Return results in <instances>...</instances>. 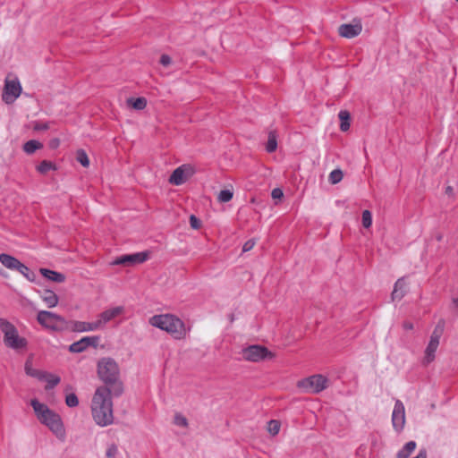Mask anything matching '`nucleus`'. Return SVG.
<instances>
[{
	"mask_svg": "<svg viewBox=\"0 0 458 458\" xmlns=\"http://www.w3.org/2000/svg\"><path fill=\"white\" fill-rule=\"evenodd\" d=\"M30 404L38 420L46 425L58 438L63 439L65 436V430L61 417L37 399H32Z\"/></svg>",
	"mask_w": 458,
	"mask_h": 458,
	"instance_id": "obj_3",
	"label": "nucleus"
},
{
	"mask_svg": "<svg viewBox=\"0 0 458 458\" xmlns=\"http://www.w3.org/2000/svg\"><path fill=\"white\" fill-rule=\"evenodd\" d=\"M405 286H406V284H405L403 277L399 278L395 282L394 290L391 294L393 301L401 300L405 295V293H406Z\"/></svg>",
	"mask_w": 458,
	"mask_h": 458,
	"instance_id": "obj_21",
	"label": "nucleus"
},
{
	"mask_svg": "<svg viewBox=\"0 0 458 458\" xmlns=\"http://www.w3.org/2000/svg\"><path fill=\"white\" fill-rule=\"evenodd\" d=\"M42 148H43V144L36 140H28L27 142L24 143V145L22 147L23 151L28 155H31L36 150L40 149Z\"/></svg>",
	"mask_w": 458,
	"mask_h": 458,
	"instance_id": "obj_24",
	"label": "nucleus"
},
{
	"mask_svg": "<svg viewBox=\"0 0 458 458\" xmlns=\"http://www.w3.org/2000/svg\"><path fill=\"white\" fill-rule=\"evenodd\" d=\"M38 322L52 331H63L68 328L66 320L51 311L41 310L37 315Z\"/></svg>",
	"mask_w": 458,
	"mask_h": 458,
	"instance_id": "obj_7",
	"label": "nucleus"
},
{
	"mask_svg": "<svg viewBox=\"0 0 458 458\" xmlns=\"http://www.w3.org/2000/svg\"><path fill=\"white\" fill-rule=\"evenodd\" d=\"M242 355L245 360L251 362H259L275 357V354L267 347L259 344L250 345L242 349Z\"/></svg>",
	"mask_w": 458,
	"mask_h": 458,
	"instance_id": "obj_9",
	"label": "nucleus"
},
{
	"mask_svg": "<svg viewBox=\"0 0 458 458\" xmlns=\"http://www.w3.org/2000/svg\"><path fill=\"white\" fill-rule=\"evenodd\" d=\"M40 298L48 308H54L58 304L59 298L55 292L48 289L38 291Z\"/></svg>",
	"mask_w": 458,
	"mask_h": 458,
	"instance_id": "obj_18",
	"label": "nucleus"
},
{
	"mask_svg": "<svg viewBox=\"0 0 458 458\" xmlns=\"http://www.w3.org/2000/svg\"><path fill=\"white\" fill-rule=\"evenodd\" d=\"M65 403L69 407H76L79 404V399L75 394L66 395Z\"/></svg>",
	"mask_w": 458,
	"mask_h": 458,
	"instance_id": "obj_36",
	"label": "nucleus"
},
{
	"mask_svg": "<svg viewBox=\"0 0 458 458\" xmlns=\"http://www.w3.org/2000/svg\"><path fill=\"white\" fill-rule=\"evenodd\" d=\"M148 258V252H136L132 254H126L116 258L111 264L112 265H122L124 267H130L136 264H141L145 262Z\"/></svg>",
	"mask_w": 458,
	"mask_h": 458,
	"instance_id": "obj_11",
	"label": "nucleus"
},
{
	"mask_svg": "<svg viewBox=\"0 0 458 458\" xmlns=\"http://www.w3.org/2000/svg\"><path fill=\"white\" fill-rule=\"evenodd\" d=\"M0 262L3 266H4L6 268L11 270H19V267L21 264V262L17 259L15 257L6 254V253H1L0 254Z\"/></svg>",
	"mask_w": 458,
	"mask_h": 458,
	"instance_id": "obj_19",
	"label": "nucleus"
},
{
	"mask_svg": "<svg viewBox=\"0 0 458 458\" xmlns=\"http://www.w3.org/2000/svg\"><path fill=\"white\" fill-rule=\"evenodd\" d=\"M21 86L18 80L5 81L3 91V101L6 104H13L21 95Z\"/></svg>",
	"mask_w": 458,
	"mask_h": 458,
	"instance_id": "obj_10",
	"label": "nucleus"
},
{
	"mask_svg": "<svg viewBox=\"0 0 458 458\" xmlns=\"http://www.w3.org/2000/svg\"><path fill=\"white\" fill-rule=\"evenodd\" d=\"M392 423L397 432L403 430L405 423V410L403 403L400 400L395 401L392 413Z\"/></svg>",
	"mask_w": 458,
	"mask_h": 458,
	"instance_id": "obj_13",
	"label": "nucleus"
},
{
	"mask_svg": "<svg viewBox=\"0 0 458 458\" xmlns=\"http://www.w3.org/2000/svg\"><path fill=\"white\" fill-rule=\"evenodd\" d=\"M47 381L46 389L49 390L54 388L60 383V377L58 376H55L53 374L47 373V377L43 379Z\"/></svg>",
	"mask_w": 458,
	"mask_h": 458,
	"instance_id": "obj_29",
	"label": "nucleus"
},
{
	"mask_svg": "<svg viewBox=\"0 0 458 458\" xmlns=\"http://www.w3.org/2000/svg\"><path fill=\"white\" fill-rule=\"evenodd\" d=\"M99 336H84L69 346V351L73 353L84 352L88 347H97L99 343Z\"/></svg>",
	"mask_w": 458,
	"mask_h": 458,
	"instance_id": "obj_14",
	"label": "nucleus"
},
{
	"mask_svg": "<svg viewBox=\"0 0 458 458\" xmlns=\"http://www.w3.org/2000/svg\"><path fill=\"white\" fill-rule=\"evenodd\" d=\"M24 369L27 375L36 377L38 380H43L47 377V372L33 369L30 360L25 362Z\"/></svg>",
	"mask_w": 458,
	"mask_h": 458,
	"instance_id": "obj_22",
	"label": "nucleus"
},
{
	"mask_svg": "<svg viewBox=\"0 0 458 458\" xmlns=\"http://www.w3.org/2000/svg\"><path fill=\"white\" fill-rule=\"evenodd\" d=\"M0 329L4 334V344L15 351L26 349L28 341L19 335L17 328L4 318H0Z\"/></svg>",
	"mask_w": 458,
	"mask_h": 458,
	"instance_id": "obj_5",
	"label": "nucleus"
},
{
	"mask_svg": "<svg viewBox=\"0 0 458 458\" xmlns=\"http://www.w3.org/2000/svg\"><path fill=\"white\" fill-rule=\"evenodd\" d=\"M129 106H131L136 110H143L147 106V99L145 98H130L127 100Z\"/></svg>",
	"mask_w": 458,
	"mask_h": 458,
	"instance_id": "obj_27",
	"label": "nucleus"
},
{
	"mask_svg": "<svg viewBox=\"0 0 458 458\" xmlns=\"http://www.w3.org/2000/svg\"><path fill=\"white\" fill-rule=\"evenodd\" d=\"M117 453H118V448H117L116 445L112 444L107 447L106 452V456L107 458H114L116 456Z\"/></svg>",
	"mask_w": 458,
	"mask_h": 458,
	"instance_id": "obj_38",
	"label": "nucleus"
},
{
	"mask_svg": "<svg viewBox=\"0 0 458 458\" xmlns=\"http://www.w3.org/2000/svg\"><path fill=\"white\" fill-rule=\"evenodd\" d=\"M437 241H441L442 236H441V235H438V236L437 237Z\"/></svg>",
	"mask_w": 458,
	"mask_h": 458,
	"instance_id": "obj_47",
	"label": "nucleus"
},
{
	"mask_svg": "<svg viewBox=\"0 0 458 458\" xmlns=\"http://www.w3.org/2000/svg\"><path fill=\"white\" fill-rule=\"evenodd\" d=\"M39 272L44 277L52 282L63 283L65 280V276L60 272H56L47 268H40Z\"/></svg>",
	"mask_w": 458,
	"mask_h": 458,
	"instance_id": "obj_20",
	"label": "nucleus"
},
{
	"mask_svg": "<svg viewBox=\"0 0 458 458\" xmlns=\"http://www.w3.org/2000/svg\"><path fill=\"white\" fill-rule=\"evenodd\" d=\"M338 117L341 121L340 130L342 131H347L350 129V113L346 110H341L338 114Z\"/></svg>",
	"mask_w": 458,
	"mask_h": 458,
	"instance_id": "obj_25",
	"label": "nucleus"
},
{
	"mask_svg": "<svg viewBox=\"0 0 458 458\" xmlns=\"http://www.w3.org/2000/svg\"><path fill=\"white\" fill-rule=\"evenodd\" d=\"M49 128L48 124L46 123H38L35 125L34 129L37 131H45Z\"/></svg>",
	"mask_w": 458,
	"mask_h": 458,
	"instance_id": "obj_43",
	"label": "nucleus"
},
{
	"mask_svg": "<svg viewBox=\"0 0 458 458\" xmlns=\"http://www.w3.org/2000/svg\"><path fill=\"white\" fill-rule=\"evenodd\" d=\"M17 271L20 272L26 279H28L30 282H33L36 278L34 272H32L23 263L21 264L19 270H17Z\"/></svg>",
	"mask_w": 458,
	"mask_h": 458,
	"instance_id": "obj_30",
	"label": "nucleus"
},
{
	"mask_svg": "<svg viewBox=\"0 0 458 458\" xmlns=\"http://www.w3.org/2000/svg\"><path fill=\"white\" fill-rule=\"evenodd\" d=\"M76 160L84 167H88L89 165V159L83 149L77 150Z\"/></svg>",
	"mask_w": 458,
	"mask_h": 458,
	"instance_id": "obj_31",
	"label": "nucleus"
},
{
	"mask_svg": "<svg viewBox=\"0 0 458 458\" xmlns=\"http://www.w3.org/2000/svg\"><path fill=\"white\" fill-rule=\"evenodd\" d=\"M254 245H255L254 240L247 241L242 246V251L247 252V251L250 250L254 247Z\"/></svg>",
	"mask_w": 458,
	"mask_h": 458,
	"instance_id": "obj_41",
	"label": "nucleus"
},
{
	"mask_svg": "<svg viewBox=\"0 0 458 458\" xmlns=\"http://www.w3.org/2000/svg\"><path fill=\"white\" fill-rule=\"evenodd\" d=\"M193 173L194 170L191 165H181L174 170L169 178V182L176 186L182 185L188 177L193 174Z\"/></svg>",
	"mask_w": 458,
	"mask_h": 458,
	"instance_id": "obj_12",
	"label": "nucleus"
},
{
	"mask_svg": "<svg viewBox=\"0 0 458 458\" xmlns=\"http://www.w3.org/2000/svg\"><path fill=\"white\" fill-rule=\"evenodd\" d=\"M276 138H277V136H276V131H269L267 142L266 145V150L268 153H272V152L276 151V149L277 148V139Z\"/></svg>",
	"mask_w": 458,
	"mask_h": 458,
	"instance_id": "obj_26",
	"label": "nucleus"
},
{
	"mask_svg": "<svg viewBox=\"0 0 458 458\" xmlns=\"http://www.w3.org/2000/svg\"><path fill=\"white\" fill-rule=\"evenodd\" d=\"M123 310V308L119 306L101 312L98 316V318L97 319V321L100 323V328L104 327L107 322L119 316Z\"/></svg>",
	"mask_w": 458,
	"mask_h": 458,
	"instance_id": "obj_16",
	"label": "nucleus"
},
{
	"mask_svg": "<svg viewBox=\"0 0 458 458\" xmlns=\"http://www.w3.org/2000/svg\"><path fill=\"white\" fill-rule=\"evenodd\" d=\"M55 165L52 163L51 161L43 160L39 163V165L37 166V171L41 174H46L50 170H55Z\"/></svg>",
	"mask_w": 458,
	"mask_h": 458,
	"instance_id": "obj_28",
	"label": "nucleus"
},
{
	"mask_svg": "<svg viewBox=\"0 0 458 458\" xmlns=\"http://www.w3.org/2000/svg\"><path fill=\"white\" fill-rule=\"evenodd\" d=\"M98 375L104 382V386H108L114 397H118L123 393V383L120 380V369L114 359L110 357L100 359L98 362Z\"/></svg>",
	"mask_w": 458,
	"mask_h": 458,
	"instance_id": "obj_2",
	"label": "nucleus"
},
{
	"mask_svg": "<svg viewBox=\"0 0 458 458\" xmlns=\"http://www.w3.org/2000/svg\"><path fill=\"white\" fill-rule=\"evenodd\" d=\"M362 30V26L360 22L357 23H344L339 26L338 33L340 36L346 38H352L357 37Z\"/></svg>",
	"mask_w": 458,
	"mask_h": 458,
	"instance_id": "obj_15",
	"label": "nucleus"
},
{
	"mask_svg": "<svg viewBox=\"0 0 458 458\" xmlns=\"http://www.w3.org/2000/svg\"><path fill=\"white\" fill-rule=\"evenodd\" d=\"M445 193H446L447 195H450V196H451V195H453V193H454V189H453V187H452V186H447V187L445 188Z\"/></svg>",
	"mask_w": 458,
	"mask_h": 458,
	"instance_id": "obj_45",
	"label": "nucleus"
},
{
	"mask_svg": "<svg viewBox=\"0 0 458 458\" xmlns=\"http://www.w3.org/2000/svg\"><path fill=\"white\" fill-rule=\"evenodd\" d=\"M174 423L177 426L183 427V428H186L188 426L187 419L183 415H182L180 413L175 414V416H174Z\"/></svg>",
	"mask_w": 458,
	"mask_h": 458,
	"instance_id": "obj_37",
	"label": "nucleus"
},
{
	"mask_svg": "<svg viewBox=\"0 0 458 458\" xmlns=\"http://www.w3.org/2000/svg\"><path fill=\"white\" fill-rule=\"evenodd\" d=\"M159 62L163 66L167 67L168 65L171 64L172 59L168 55L164 54L161 55Z\"/></svg>",
	"mask_w": 458,
	"mask_h": 458,
	"instance_id": "obj_40",
	"label": "nucleus"
},
{
	"mask_svg": "<svg viewBox=\"0 0 458 458\" xmlns=\"http://www.w3.org/2000/svg\"><path fill=\"white\" fill-rule=\"evenodd\" d=\"M417 443L413 440H411L407 442L402 449H400L395 458H409V456L411 454V453L416 449Z\"/></svg>",
	"mask_w": 458,
	"mask_h": 458,
	"instance_id": "obj_23",
	"label": "nucleus"
},
{
	"mask_svg": "<svg viewBox=\"0 0 458 458\" xmlns=\"http://www.w3.org/2000/svg\"><path fill=\"white\" fill-rule=\"evenodd\" d=\"M445 321L440 319L435 327L429 342L425 349L424 357L422 359V365L428 366L435 360V353L439 346L440 338L444 333Z\"/></svg>",
	"mask_w": 458,
	"mask_h": 458,
	"instance_id": "obj_6",
	"label": "nucleus"
},
{
	"mask_svg": "<svg viewBox=\"0 0 458 458\" xmlns=\"http://www.w3.org/2000/svg\"><path fill=\"white\" fill-rule=\"evenodd\" d=\"M343 176L344 174L342 170L335 169L329 174L328 180L332 184H336L342 181Z\"/></svg>",
	"mask_w": 458,
	"mask_h": 458,
	"instance_id": "obj_33",
	"label": "nucleus"
},
{
	"mask_svg": "<svg viewBox=\"0 0 458 458\" xmlns=\"http://www.w3.org/2000/svg\"><path fill=\"white\" fill-rule=\"evenodd\" d=\"M113 392L108 386L96 389L91 400V414L94 421L100 427H106L114 422Z\"/></svg>",
	"mask_w": 458,
	"mask_h": 458,
	"instance_id": "obj_1",
	"label": "nucleus"
},
{
	"mask_svg": "<svg viewBox=\"0 0 458 458\" xmlns=\"http://www.w3.org/2000/svg\"><path fill=\"white\" fill-rule=\"evenodd\" d=\"M283 191L281 189L279 188H276L272 191L271 192V196L273 199H281L283 197Z\"/></svg>",
	"mask_w": 458,
	"mask_h": 458,
	"instance_id": "obj_42",
	"label": "nucleus"
},
{
	"mask_svg": "<svg viewBox=\"0 0 458 458\" xmlns=\"http://www.w3.org/2000/svg\"><path fill=\"white\" fill-rule=\"evenodd\" d=\"M190 225L193 229H199L201 225L200 220L194 215L190 216Z\"/></svg>",
	"mask_w": 458,
	"mask_h": 458,
	"instance_id": "obj_39",
	"label": "nucleus"
},
{
	"mask_svg": "<svg viewBox=\"0 0 458 458\" xmlns=\"http://www.w3.org/2000/svg\"><path fill=\"white\" fill-rule=\"evenodd\" d=\"M452 308L456 311L458 314V298H453L452 299Z\"/></svg>",
	"mask_w": 458,
	"mask_h": 458,
	"instance_id": "obj_44",
	"label": "nucleus"
},
{
	"mask_svg": "<svg viewBox=\"0 0 458 458\" xmlns=\"http://www.w3.org/2000/svg\"><path fill=\"white\" fill-rule=\"evenodd\" d=\"M362 225L365 228H369L372 225V215L369 210H364L362 212Z\"/></svg>",
	"mask_w": 458,
	"mask_h": 458,
	"instance_id": "obj_35",
	"label": "nucleus"
},
{
	"mask_svg": "<svg viewBox=\"0 0 458 458\" xmlns=\"http://www.w3.org/2000/svg\"><path fill=\"white\" fill-rule=\"evenodd\" d=\"M233 191L229 189L222 190L217 196V199L221 203H225L233 199Z\"/></svg>",
	"mask_w": 458,
	"mask_h": 458,
	"instance_id": "obj_32",
	"label": "nucleus"
},
{
	"mask_svg": "<svg viewBox=\"0 0 458 458\" xmlns=\"http://www.w3.org/2000/svg\"><path fill=\"white\" fill-rule=\"evenodd\" d=\"M149 323L171 334L174 339H182L186 335L183 322L171 314L155 315L149 319Z\"/></svg>",
	"mask_w": 458,
	"mask_h": 458,
	"instance_id": "obj_4",
	"label": "nucleus"
},
{
	"mask_svg": "<svg viewBox=\"0 0 458 458\" xmlns=\"http://www.w3.org/2000/svg\"><path fill=\"white\" fill-rule=\"evenodd\" d=\"M267 430L272 436L277 435L280 430V422L276 420H271L267 423Z\"/></svg>",
	"mask_w": 458,
	"mask_h": 458,
	"instance_id": "obj_34",
	"label": "nucleus"
},
{
	"mask_svg": "<svg viewBox=\"0 0 458 458\" xmlns=\"http://www.w3.org/2000/svg\"><path fill=\"white\" fill-rule=\"evenodd\" d=\"M72 329L75 332L95 331L100 329V323L97 320L93 322L74 321Z\"/></svg>",
	"mask_w": 458,
	"mask_h": 458,
	"instance_id": "obj_17",
	"label": "nucleus"
},
{
	"mask_svg": "<svg viewBox=\"0 0 458 458\" xmlns=\"http://www.w3.org/2000/svg\"><path fill=\"white\" fill-rule=\"evenodd\" d=\"M297 386L305 393L318 394L327 387V378L320 374L313 375L300 380Z\"/></svg>",
	"mask_w": 458,
	"mask_h": 458,
	"instance_id": "obj_8",
	"label": "nucleus"
},
{
	"mask_svg": "<svg viewBox=\"0 0 458 458\" xmlns=\"http://www.w3.org/2000/svg\"><path fill=\"white\" fill-rule=\"evenodd\" d=\"M404 328L405 329H412L413 328V326L411 323H405L404 324Z\"/></svg>",
	"mask_w": 458,
	"mask_h": 458,
	"instance_id": "obj_46",
	"label": "nucleus"
}]
</instances>
